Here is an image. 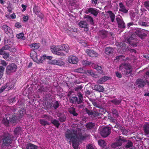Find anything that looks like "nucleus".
Listing matches in <instances>:
<instances>
[{
	"instance_id": "29",
	"label": "nucleus",
	"mask_w": 149,
	"mask_h": 149,
	"mask_svg": "<svg viewBox=\"0 0 149 149\" xmlns=\"http://www.w3.org/2000/svg\"><path fill=\"white\" fill-rule=\"evenodd\" d=\"M93 89L100 92H103L104 90V88L102 86L98 85H95L93 87Z\"/></svg>"
},
{
	"instance_id": "30",
	"label": "nucleus",
	"mask_w": 149,
	"mask_h": 149,
	"mask_svg": "<svg viewBox=\"0 0 149 149\" xmlns=\"http://www.w3.org/2000/svg\"><path fill=\"white\" fill-rule=\"evenodd\" d=\"M114 51V49L113 48L110 47H107L105 49V53L108 55L113 53Z\"/></svg>"
},
{
	"instance_id": "62",
	"label": "nucleus",
	"mask_w": 149,
	"mask_h": 149,
	"mask_svg": "<svg viewBox=\"0 0 149 149\" xmlns=\"http://www.w3.org/2000/svg\"><path fill=\"white\" fill-rule=\"evenodd\" d=\"M145 7L149 11V1H145L144 3Z\"/></svg>"
},
{
	"instance_id": "19",
	"label": "nucleus",
	"mask_w": 149,
	"mask_h": 149,
	"mask_svg": "<svg viewBox=\"0 0 149 149\" xmlns=\"http://www.w3.org/2000/svg\"><path fill=\"white\" fill-rule=\"evenodd\" d=\"M108 34V32L105 30L99 31L98 33V36L102 39L106 38Z\"/></svg>"
},
{
	"instance_id": "17",
	"label": "nucleus",
	"mask_w": 149,
	"mask_h": 149,
	"mask_svg": "<svg viewBox=\"0 0 149 149\" xmlns=\"http://www.w3.org/2000/svg\"><path fill=\"white\" fill-rule=\"evenodd\" d=\"M2 28L4 31L10 36L12 32V31L10 28L6 25H4L3 26Z\"/></svg>"
},
{
	"instance_id": "56",
	"label": "nucleus",
	"mask_w": 149,
	"mask_h": 149,
	"mask_svg": "<svg viewBox=\"0 0 149 149\" xmlns=\"http://www.w3.org/2000/svg\"><path fill=\"white\" fill-rule=\"evenodd\" d=\"M82 63L84 66H86L91 64V63L86 60H84L82 62Z\"/></svg>"
},
{
	"instance_id": "63",
	"label": "nucleus",
	"mask_w": 149,
	"mask_h": 149,
	"mask_svg": "<svg viewBox=\"0 0 149 149\" xmlns=\"http://www.w3.org/2000/svg\"><path fill=\"white\" fill-rule=\"evenodd\" d=\"M132 143L130 141H129L127 143V144L125 146V147L127 148H129L132 146Z\"/></svg>"
},
{
	"instance_id": "58",
	"label": "nucleus",
	"mask_w": 149,
	"mask_h": 149,
	"mask_svg": "<svg viewBox=\"0 0 149 149\" xmlns=\"http://www.w3.org/2000/svg\"><path fill=\"white\" fill-rule=\"evenodd\" d=\"M86 148L87 149H96L95 146L92 144H88L86 146Z\"/></svg>"
},
{
	"instance_id": "1",
	"label": "nucleus",
	"mask_w": 149,
	"mask_h": 149,
	"mask_svg": "<svg viewBox=\"0 0 149 149\" xmlns=\"http://www.w3.org/2000/svg\"><path fill=\"white\" fill-rule=\"evenodd\" d=\"M79 134H82L81 130L79 128L76 127L71 130H68L65 133V136L66 139L72 141L78 137Z\"/></svg>"
},
{
	"instance_id": "21",
	"label": "nucleus",
	"mask_w": 149,
	"mask_h": 149,
	"mask_svg": "<svg viewBox=\"0 0 149 149\" xmlns=\"http://www.w3.org/2000/svg\"><path fill=\"white\" fill-rule=\"evenodd\" d=\"M87 54L90 57H96L97 56V53L95 51L90 49H87L86 51Z\"/></svg>"
},
{
	"instance_id": "20",
	"label": "nucleus",
	"mask_w": 149,
	"mask_h": 149,
	"mask_svg": "<svg viewBox=\"0 0 149 149\" xmlns=\"http://www.w3.org/2000/svg\"><path fill=\"white\" fill-rule=\"evenodd\" d=\"M68 60L69 63L74 64H76L78 61L77 58L76 57L73 56H69Z\"/></svg>"
},
{
	"instance_id": "13",
	"label": "nucleus",
	"mask_w": 149,
	"mask_h": 149,
	"mask_svg": "<svg viewBox=\"0 0 149 149\" xmlns=\"http://www.w3.org/2000/svg\"><path fill=\"white\" fill-rule=\"evenodd\" d=\"M120 17L116 18V19L118 23V27L120 28L124 29L125 28V24L121 16Z\"/></svg>"
},
{
	"instance_id": "51",
	"label": "nucleus",
	"mask_w": 149,
	"mask_h": 149,
	"mask_svg": "<svg viewBox=\"0 0 149 149\" xmlns=\"http://www.w3.org/2000/svg\"><path fill=\"white\" fill-rule=\"evenodd\" d=\"M65 63L63 61L59 60H56V65L61 66L64 65Z\"/></svg>"
},
{
	"instance_id": "44",
	"label": "nucleus",
	"mask_w": 149,
	"mask_h": 149,
	"mask_svg": "<svg viewBox=\"0 0 149 149\" xmlns=\"http://www.w3.org/2000/svg\"><path fill=\"white\" fill-rule=\"evenodd\" d=\"M30 56L34 61L35 59H36L37 57L36 52L34 51L31 52L30 54Z\"/></svg>"
},
{
	"instance_id": "23",
	"label": "nucleus",
	"mask_w": 149,
	"mask_h": 149,
	"mask_svg": "<svg viewBox=\"0 0 149 149\" xmlns=\"http://www.w3.org/2000/svg\"><path fill=\"white\" fill-rule=\"evenodd\" d=\"M119 6L120 8L119 11L124 13H127L128 12V10L126 9V8L122 2H120L119 3Z\"/></svg>"
},
{
	"instance_id": "54",
	"label": "nucleus",
	"mask_w": 149,
	"mask_h": 149,
	"mask_svg": "<svg viewBox=\"0 0 149 149\" xmlns=\"http://www.w3.org/2000/svg\"><path fill=\"white\" fill-rule=\"evenodd\" d=\"M3 55L4 56H3V58L6 60H9V58L10 56L9 53L8 52H6Z\"/></svg>"
},
{
	"instance_id": "2",
	"label": "nucleus",
	"mask_w": 149,
	"mask_h": 149,
	"mask_svg": "<svg viewBox=\"0 0 149 149\" xmlns=\"http://www.w3.org/2000/svg\"><path fill=\"white\" fill-rule=\"evenodd\" d=\"M119 68L120 70L125 69L123 74L126 76L130 74L132 71L131 66L129 64L122 63L120 66Z\"/></svg>"
},
{
	"instance_id": "35",
	"label": "nucleus",
	"mask_w": 149,
	"mask_h": 149,
	"mask_svg": "<svg viewBox=\"0 0 149 149\" xmlns=\"http://www.w3.org/2000/svg\"><path fill=\"white\" fill-rule=\"evenodd\" d=\"M143 130L145 133L148 135H149V125L146 124L143 126Z\"/></svg>"
},
{
	"instance_id": "50",
	"label": "nucleus",
	"mask_w": 149,
	"mask_h": 149,
	"mask_svg": "<svg viewBox=\"0 0 149 149\" xmlns=\"http://www.w3.org/2000/svg\"><path fill=\"white\" fill-rule=\"evenodd\" d=\"M136 16V15L135 13H131L130 14V17L131 19L132 20V21H135L136 22L137 21V19L136 18L135 19V17Z\"/></svg>"
},
{
	"instance_id": "5",
	"label": "nucleus",
	"mask_w": 149,
	"mask_h": 149,
	"mask_svg": "<svg viewBox=\"0 0 149 149\" xmlns=\"http://www.w3.org/2000/svg\"><path fill=\"white\" fill-rule=\"evenodd\" d=\"M12 140L11 136L8 134H4L2 139L3 144L6 146H11Z\"/></svg>"
},
{
	"instance_id": "8",
	"label": "nucleus",
	"mask_w": 149,
	"mask_h": 149,
	"mask_svg": "<svg viewBox=\"0 0 149 149\" xmlns=\"http://www.w3.org/2000/svg\"><path fill=\"white\" fill-rule=\"evenodd\" d=\"M34 13L36 15L41 19H43L44 17L43 15L41 13L40 7L35 5L33 8Z\"/></svg>"
},
{
	"instance_id": "36",
	"label": "nucleus",
	"mask_w": 149,
	"mask_h": 149,
	"mask_svg": "<svg viewBox=\"0 0 149 149\" xmlns=\"http://www.w3.org/2000/svg\"><path fill=\"white\" fill-rule=\"evenodd\" d=\"M45 57H46V56L44 55L42 57H40L39 59H38V57H37L36 59H35V61L38 63H42L44 61Z\"/></svg>"
},
{
	"instance_id": "57",
	"label": "nucleus",
	"mask_w": 149,
	"mask_h": 149,
	"mask_svg": "<svg viewBox=\"0 0 149 149\" xmlns=\"http://www.w3.org/2000/svg\"><path fill=\"white\" fill-rule=\"evenodd\" d=\"M2 48L4 51L8 50H9L10 48V47L8 44L5 45Z\"/></svg>"
},
{
	"instance_id": "37",
	"label": "nucleus",
	"mask_w": 149,
	"mask_h": 149,
	"mask_svg": "<svg viewBox=\"0 0 149 149\" xmlns=\"http://www.w3.org/2000/svg\"><path fill=\"white\" fill-rule=\"evenodd\" d=\"M42 118H44L46 120H48L49 121H51L53 119V117L49 115H47V114H44L42 116Z\"/></svg>"
},
{
	"instance_id": "59",
	"label": "nucleus",
	"mask_w": 149,
	"mask_h": 149,
	"mask_svg": "<svg viewBox=\"0 0 149 149\" xmlns=\"http://www.w3.org/2000/svg\"><path fill=\"white\" fill-rule=\"evenodd\" d=\"M108 118L113 123H116L117 122L116 119L111 116H109Z\"/></svg>"
},
{
	"instance_id": "11",
	"label": "nucleus",
	"mask_w": 149,
	"mask_h": 149,
	"mask_svg": "<svg viewBox=\"0 0 149 149\" xmlns=\"http://www.w3.org/2000/svg\"><path fill=\"white\" fill-rule=\"evenodd\" d=\"M99 10L93 8H87L85 11V13L87 14L91 13L95 16H97Z\"/></svg>"
},
{
	"instance_id": "53",
	"label": "nucleus",
	"mask_w": 149,
	"mask_h": 149,
	"mask_svg": "<svg viewBox=\"0 0 149 149\" xmlns=\"http://www.w3.org/2000/svg\"><path fill=\"white\" fill-rule=\"evenodd\" d=\"M125 56L123 55H120L119 56H118L116 57V59H118L120 61H122L125 60Z\"/></svg>"
},
{
	"instance_id": "15",
	"label": "nucleus",
	"mask_w": 149,
	"mask_h": 149,
	"mask_svg": "<svg viewBox=\"0 0 149 149\" xmlns=\"http://www.w3.org/2000/svg\"><path fill=\"white\" fill-rule=\"evenodd\" d=\"M135 83L138 87L143 88L146 85V80H143L140 79H139L136 80Z\"/></svg>"
},
{
	"instance_id": "26",
	"label": "nucleus",
	"mask_w": 149,
	"mask_h": 149,
	"mask_svg": "<svg viewBox=\"0 0 149 149\" xmlns=\"http://www.w3.org/2000/svg\"><path fill=\"white\" fill-rule=\"evenodd\" d=\"M84 18L86 19L87 21L91 24H94V21L92 17L89 15H85L84 16Z\"/></svg>"
},
{
	"instance_id": "22",
	"label": "nucleus",
	"mask_w": 149,
	"mask_h": 149,
	"mask_svg": "<svg viewBox=\"0 0 149 149\" xmlns=\"http://www.w3.org/2000/svg\"><path fill=\"white\" fill-rule=\"evenodd\" d=\"M59 106V104L58 101H56L54 103L49 104V106L50 109H56Z\"/></svg>"
},
{
	"instance_id": "46",
	"label": "nucleus",
	"mask_w": 149,
	"mask_h": 149,
	"mask_svg": "<svg viewBox=\"0 0 149 149\" xmlns=\"http://www.w3.org/2000/svg\"><path fill=\"white\" fill-rule=\"evenodd\" d=\"M77 95L78 97V99L79 102H80L82 103L84 99L81 93L79 92H78L77 94Z\"/></svg>"
},
{
	"instance_id": "45",
	"label": "nucleus",
	"mask_w": 149,
	"mask_h": 149,
	"mask_svg": "<svg viewBox=\"0 0 149 149\" xmlns=\"http://www.w3.org/2000/svg\"><path fill=\"white\" fill-rule=\"evenodd\" d=\"M95 126V123L92 122L88 123L86 125V127L88 129H90L93 128Z\"/></svg>"
},
{
	"instance_id": "12",
	"label": "nucleus",
	"mask_w": 149,
	"mask_h": 149,
	"mask_svg": "<svg viewBox=\"0 0 149 149\" xmlns=\"http://www.w3.org/2000/svg\"><path fill=\"white\" fill-rule=\"evenodd\" d=\"M86 111L88 114L90 116L93 118H95L98 116H100L102 115L101 113H99L98 112L90 110L87 109H86Z\"/></svg>"
},
{
	"instance_id": "4",
	"label": "nucleus",
	"mask_w": 149,
	"mask_h": 149,
	"mask_svg": "<svg viewBox=\"0 0 149 149\" xmlns=\"http://www.w3.org/2000/svg\"><path fill=\"white\" fill-rule=\"evenodd\" d=\"M87 135H83L79 134V136L71 141L72 142V146L74 149H78L79 145V141L80 140H84L86 137Z\"/></svg>"
},
{
	"instance_id": "27",
	"label": "nucleus",
	"mask_w": 149,
	"mask_h": 149,
	"mask_svg": "<svg viewBox=\"0 0 149 149\" xmlns=\"http://www.w3.org/2000/svg\"><path fill=\"white\" fill-rule=\"evenodd\" d=\"M68 111L70 113L73 115L74 116H77L78 114L75 111V108L73 107H70L68 108Z\"/></svg>"
},
{
	"instance_id": "18",
	"label": "nucleus",
	"mask_w": 149,
	"mask_h": 149,
	"mask_svg": "<svg viewBox=\"0 0 149 149\" xmlns=\"http://www.w3.org/2000/svg\"><path fill=\"white\" fill-rule=\"evenodd\" d=\"M134 38L132 36H130L127 38L125 40V42L129 43L133 46L136 47L137 46V44L134 42Z\"/></svg>"
},
{
	"instance_id": "32",
	"label": "nucleus",
	"mask_w": 149,
	"mask_h": 149,
	"mask_svg": "<svg viewBox=\"0 0 149 149\" xmlns=\"http://www.w3.org/2000/svg\"><path fill=\"white\" fill-rule=\"evenodd\" d=\"M59 45L55 46V47H52L51 48V50L54 54L57 51H61L60 47Z\"/></svg>"
},
{
	"instance_id": "49",
	"label": "nucleus",
	"mask_w": 149,
	"mask_h": 149,
	"mask_svg": "<svg viewBox=\"0 0 149 149\" xmlns=\"http://www.w3.org/2000/svg\"><path fill=\"white\" fill-rule=\"evenodd\" d=\"M60 113H59L58 114V116L60 117L59 118V120L60 121V122H64L66 120V118L65 117V116L64 115H63L62 116H60Z\"/></svg>"
},
{
	"instance_id": "55",
	"label": "nucleus",
	"mask_w": 149,
	"mask_h": 149,
	"mask_svg": "<svg viewBox=\"0 0 149 149\" xmlns=\"http://www.w3.org/2000/svg\"><path fill=\"white\" fill-rule=\"evenodd\" d=\"M133 1V0H127L126 1V4L128 6H130L132 5Z\"/></svg>"
},
{
	"instance_id": "64",
	"label": "nucleus",
	"mask_w": 149,
	"mask_h": 149,
	"mask_svg": "<svg viewBox=\"0 0 149 149\" xmlns=\"http://www.w3.org/2000/svg\"><path fill=\"white\" fill-rule=\"evenodd\" d=\"M87 73L92 76H93L94 75V74L92 70H87Z\"/></svg>"
},
{
	"instance_id": "38",
	"label": "nucleus",
	"mask_w": 149,
	"mask_h": 149,
	"mask_svg": "<svg viewBox=\"0 0 149 149\" xmlns=\"http://www.w3.org/2000/svg\"><path fill=\"white\" fill-rule=\"evenodd\" d=\"M39 121L40 123L43 126H45L46 125H49V123L45 120L40 119Z\"/></svg>"
},
{
	"instance_id": "60",
	"label": "nucleus",
	"mask_w": 149,
	"mask_h": 149,
	"mask_svg": "<svg viewBox=\"0 0 149 149\" xmlns=\"http://www.w3.org/2000/svg\"><path fill=\"white\" fill-rule=\"evenodd\" d=\"M74 71L75 72L79 73H83L84 72L83 70L81 68L76 69Z\"/></svg>"
},
{
	"instance_id": "61",
	"label": "nucleus",
	"mask_w": 149,
	"mask_h": 149,
	"mask_svg": "<svg viewBox=\"0 0 149 149\" xmlns=\"http://www.w3.org/2000/svg\"><path fill=\"white\" fill-rule=\"evenodd\" d=\"M82 86H78L75 87L74 90L76 91H81L82 89Z\"/></svg>"
},
{
	"instance_id": "43",
	"label": "nucleus",
	"mask_w": 149,
	"mask_h": 149,
	"mask_svg": "<svg viewBox=\"0 0 149 149\" xmlns=\"http://www.w3.org/2000/svg\"><path fill=\"white\" fill-rule=\"evenodd\" d=\"M111 102L115 105H118L121 103V100L115 99L111 101Z\"/></svg>"
},
{
	"instance_id": "3",
	"label": "nucleus",
	"mask_w": 149,
	"mask_h": 149,
	"mask_svg": "<svg viewBox=\"0 0 149 149\" xmlns=\"http://www.w3.org/2000/svg\"><path fill=\"white\" fill-rule=\"evenodd\" d=\"M16 121V117L13 116H11L8 115L3 118L2 123L6 126H8L9 124L15 123Z\"/></svg>"
},
{
	"instance_id": "10",
	"label": "nucleus",
	"mask_w": 149,
	"mask_h": 149,
	"mask_svg": "<svg viewBox=\"0 0 149 149\" xmlns=\"http://www.w3.org/2000/svg\"><path fill=\"white\" fill-rule=\"evenodd\" d=\"M146 31L141 29H137L135 31L136 34L138 35L141 39H143L145 37L147 34L145 33Z\"/></svg>"
},
{
	"instance_id": "25",
	"label": "nucleus",
	"mask_w": 149,
	"mask_h": 149,
	"mask_svg": "<svg viewBox=\"0 0 149 149\" xmlns=\"http://www.w3.org/2000/svg\"><path fill=\"white\" fill-rule=\"evenodd\" d=\"M92 66L93 68L95 69L100 74L102 73L103 72L101 66H99L95 64H92Z\"/></svg>"
},
{
	"instance_id": "48",
	"label": "nucleus",
	"mask_w": 149,
	"mask_h": 149,
	"mask_svg": "<svg viewBox=\"0 0 149 149\" xmlns=\"http://www.w3.org/2000/svg\"><path fill=\"white\" fill-rule=\"evenodd\" d=\"M98 143L100 146L102 147L105 146L106 144V143L104 141L102 140H99Z\"/></svg>"
},
{
	"instance_id": "34",
	"label": "nucleus",
	"mask_w": 149,
	"mask_h": 149,
	"mask_svg": "<svg viewBox=\"0 0 149 149\" xmlns=\"http://www.w3.org/2000/svg\"><path fill=\"white\" fill-rule=\"evenodd\" d=\"M109 13V16L111 19V21L112 22H113L115 19V15L111 11L109 10L107 12Z\"/></svg>"
},
{
	"instance_id": "40",
	"label": "nucleus",
	"mask_w": 149,
	"mask_h": 149,
	"mask_svg": "<svg viewBox=\"0 0 149 149\" xmlns=\"http://www.w3.org/2000/svg\"><path fill=\"white\" fill-rule=\"evenodd\" d=\"M21 131L22 129L21 127H17L14 130V134L16 135H19L21 133Z\"/></svg>"
},
{
	"instance_id": "52",
	"label": "nucleus",
	"mask_w": 149,
	"mask_h": 149,
	"mask_svg": "<svg viewBox=\"0 0 149 149\" xmlns=\"http://www.w3.org/2000/svg\"><path fill=\"white\" fill-rule=\"evenodd\" d=\"M16 37L17 38L19 39H24L25 38L24 34L23 33H21L17 35Z\"/></svg>"
},
{
	"instance_id": "16",
	"label": "nucleus",
	"mask_w": 149,
	"mask_h": 149,
	"mask_svg": "<svg viewBox=\"0 0 149 149\" xmlns=\"http://www.w3.org/2000/svg\"><path fill=\"white\" fill-rule=\"evenodd\" d=\"M10 83H7L4 86H2L0 88V93L2 92L5 89L8 91L13 88L12 85H10Z\"/></svg>"
},
{
	"instance_id": "24",
	"label": "nucleus",
	"mask_w": 149,
	"mask_h": 149,
	"mask_svg": "<svg viewBox=\"0 0 149 149\" xmlns=\"http://www.w3.org/2000/svg\"><path fill=\"white\" fill-rule=\"evenodd\" d=\"M60 47L61 51L63 50L66 52H68L70 49V48L69 46L67 44H63L59 45Z\"/></svg>"
},
{
	"instance_id": "47",
	"label": "nucleus",
	"mask_w": 149,
	"mask_h": 149,
	"mask_svg": "<svg viewBox=\"0 0 149 149\" xmlns=\"http://www.w3.org/2000/svg\"><path fill=\"white\" fill-rule=\"evenodd\" d=\"M23 112L22 110H19L18 111V114L16 116H15V115L13 116H15L16 117V120L17 119V118H20L23 116Z\"/></svg>"
},
{
	"instance_id": "28",
	"label": "nucleus",
	"mask_w": 149,
	"mask_h": 149,
	"mask_svg": "<svg viewBox=\"0 0 149 149\" xmlns=\"http://www.w3.org/2000/svg\"><path fill=\"white\" fill-rule=\"evenodd\" d=\"M70 100V102L74 104H80L81 103L80 102H79L78 98L76 96L72 97Z\"/></svg>"
},
{
	"instance_id": "33",
	"label": "nucleus",
	"mask_w": 149,
	"mask_h": 149,
	"mask_svg": "<svg viewBox=\"0 0 149 149\" xmlns=\"http://www.w3.org/2000/svg\"><path fill=\"white\" fill-rule=\"evenodd\" d=\"M26 149H37V146L31 143H29L26 145Z\"/></svg>"
},
{
	"instance_id": "7",
	"label": "nucleus",
	"mask_w": 149,
	"mask_h": 149,
	"mask_svg": "<svg viewBox=\"0 0 149 149\" xmlns=\"http://www.w3.org/2000/svg\"><path fill=\"white\" fill-rule=\"evenodd\" d=\"M116 140V142L113 143L111 145L113 148H116V147L121 146L122 143L125 141L124 137L120 136L117 137Z\"/></svg>"
},
{
	"instance_id": "42",
	"label": "nucleus",
	"mask_w": 149,
	"mask_h": 149,
	"mask_svg": "<svg viewBox=\"0 0 149 149\" xmlns=\"http://www.w3.org/2000/svg\"><path fill=\"white\" fill-rule=\"evenodd\" d=\"M16 100V97L14 96H10L8 99V101L9 103L14 102Z\"/></svg>"
},
{
	"instance_id": "41",
	"label": "nucleus",
	"mask_w": 149,
	"mask_h": 149,
	"mask_svg": "<svg viewBox=\"0 0 149 149\" xmlns=\"http://www.w3.org/2000/svg\"><path fill=\"white\" fill-rule=\"evenodd\" d=\"M112 113L115 117L117 118L119 116V113L116 109L115 108H113L111 109Z\"/></svg>"
},
{
	"instance_id": "6",
	"label": "nucleus",
	"mask_w": 149,
	"mask_h": 149,
	"mask_svg": "<svg viewBox=\"0 0 149 149\" xmlns=\"http://www.w3.org/2000/svg\"><path fill=\"white\" fill-rule=\"evenodd\" d=\"M17 66L16 65L13 63L9 64L7 67L6 72L7 74L15 72L17 70Z\"/></svg>"
},
{
	"instance_id": "39",
	"label": "nucleus",
	"mask_w": 149,
	"mask_h": 149,
	"mask_svg": "<svg viewBox=\"0 0 149 149\" xmlns=\"http://www.w3.org/2000/svg\"><path fill=\"white\" fill-rule=\"evenodd\" d=\"M40 46V44L38 43L32 44L31 45V47L33 50L38 49Z\"/></svg>"
},
{
	"instance_id": "9",
	"label": "nucleus",
	"mask_w": 149,
	"mask_h": 149,
	"mask_svg": "<svg viewBox=\"0 0 149 149\" xmlns=\"http://www.w3.org/2000/svg\"><path fill=\"white\" fill-rule=\"evenodd\" d=\"M111 132V129L109 127L103 128L100 131L101 135L104 137H107Z\"/></svg>"
},
{
	"instance_id": "14",
	"label": "nucleus",
	"mask_w": 149,
	"mask_h": 149,
	"mask_svg": "<svg viewBox=\"0 0 149 149\" xmlns=\"http://www.w3.org/2000/svg\"><path fill=\"white\" fill-rule=\"evenodd\" d=\"M79 26L81 28H84V31H87L88 30V24L85 21H81L78 23Z\"/></svg>"
},
{
	"instance_id": "31",
	"label": "nucleus",
	"mask_w": 149,
	"mask_h": 149,
	"mask_svg": "<svg viewBox=\"0 0 149 149\" xmlns=\"http://www.w3.org/2000/svg\"><path fill=\"white\" fill-rule=\"evenodd\" d=\"M51 123L54 126L58 128L60 125V123L59 121L56 119H54L53 118L51 121Z\"/></svg>"
}]
</instances>
